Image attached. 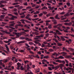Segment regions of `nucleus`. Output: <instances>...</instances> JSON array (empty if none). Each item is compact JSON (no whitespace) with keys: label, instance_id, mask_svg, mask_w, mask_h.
<instances>
[{"label":"nucleus","instance_id":"72a5a7b5","mask_svg":"<svg viewBox=\"0 0 74 74\" xmlns=\"http://www.w3.org/2000/svg\"><path fill=\"white\" fill-rule=\"evenodd\" d=\"M25 21L26 22H27V23H32V22H30L27 20H25Z\"/></svg>","mask_w":74,"mask_h":74},{"label":"nucleus","instance_id":"2eb2a0df","mask_svg":"<svg viewBox=\"0 0 74 74\" xmlns=\"http://www.w3.org/2000/svg\"><path fill=\"white\" fill-rule=\"evenodd\" d=\"M62 49L64 50V51H66V52H69V50H67V49L65 48L64 47H63L62 48Z\"/></svg>","mask_w":74,"mask_h":74},{"label":"nucleus","instance_id":"a878e982","mask_svg":"<svg viewBox=\"0 0 74 74\" xmlns=\"http://www.w3.org/2000/svg\"><path fill=\"white\" fill-rule=\"evenodd\" d=\"M36 73H37L38 72H40V68H38L36 70Z\"/></svg>","mask_w":74,"mask_h":74},{"label":"nucleus","instance_id":"1a4fd4ad","mask_svg":"<svg viewBox=\"0 0 74 74\" xmlns=\"http://www.w3.org/2000/svg\"><path fill=\"white\" fill-rule=\"evenodd\" d=\"M29 16H27L26 17V19H28V20H29V21H32V19H30V18H29Z\"/></svg>","mask_w":74,"mask_h":74},{"label":"nucleus","instance_id":"5701e85b","mask_svg":"<svg viewBox=\"0 0 74 74\" xmlns=\"http://www.w3.org/2000/svg\"><path fill=\"white\" fill-rule=\"evenodd\" d=\"M53 40H54V41H55V42H58V40H57V39H55V38H53Z\"/></svg>","mask_w":74,"mask_h":74},{"label":"nucleus","instance_id":"4d7b16f0","mask_svg":"<svg viewBox=\"0 0 74 74\" xmlns=\"http://www.w3.org/2000/svg\"><path fill=\"white\" fill-rule=\"evenodd\" d=\"M49 58V56H45V57H44L43 58Z\"/></svg>","mask_w":74,"mask_h":74},{"label":"nucleus","instance_id":"680f3d73","mask_svg":"<svg viewBox=\"0 0 74 74\" xmlns=\"http://www.w3.org/2000/svg\"><path fill=\"white\" fill-rule=\"evenodd\" d=\"M58 5H63V3L62 2H60L58 3Z\"/></svg>","mask_w":74,"mask_h":74},{"label":"nucleus","instance_id":"c756f323","mask_svg":"<svg viewBox=\"0 0 74 74\" xmlns=\"http://www.w3.org/2000/svg\"><path fill=\"white\" fill-rule=\"evenodd\" d=\"M44 9H48V8L46 7L45 6H44L42 8V10H44Z\"/></svg>","mask_w":74,"mask_h":74},{"label":"nucleus","instance_id":"c03bdc74","mask_svg":"<svg viewBox=\"0 0 74 74\" xmlns=\"http://www.w3.org/2000/svg\"><path fill=\"white\" fill-rule=\"evenodd\" d=\"M58 26H59V27H61L62 26V24H58L57 25Z\"/></svg>","mask_w":74,"mask_h":74},{"label":"nucleus","instance_id":"774afa93","mask_svg":"<svg viewBox=\"0 0 74 74\" xmlns=\"http://www.w3.org/2000/svg\"><path fill=\"white\" fill-rule=\"evenodd\" d=\"M11 74H16L15 72H12L10 73Z\"/></svg>","mask_w":74,"mask_h":74},{"label":"nucleus","instance_id":"a211bd4d","mask_svg":"<svg viewBox=\"0 0 74 74\" xmlns=\"http://www.w3.org/2000/svg\"><path fill=\"white\" fill-rule=\"evenodd\" d=\"M61 39L62 40V41H65V39L64 38V37L63 36L61 37Z\"/></svg>","mask_w":74,"mask_h":74},{"label":"nucleus","instance_id":"3c124183","mask_svg":"<svg viewBox=\"0 0 74 74\" xmlns=\"http://www.w3.org/2000/svg\"><path fill=\"white\" fill-rule=\"evenodd\" d=\"M66 5L68 6H70V3H66Z\"/></svg>","mask_w":74,"mask_h":74},{"label":"nucleus","instance_id":"2f4dec72","mask_svg":"<svg viewBox=\"0 0 74 74\" xmlns=\"http://www.w3.org/2000/svg\"><path fill=\"white\" fill-rule=\"evenodd\" d=\"M53 55H54V56H55V55L58 56V54H57V53H54L53 54Z\"/></svg>","mask_w":74,"mask_h":74},{"label":"nucleus","instance_id":"b1692460","mask_svg":"<svg viewBox=\"0 0 74 74\" xmlns=\"http://www.w3.org/2000/svg\"><path fill=\"white\" fill-rule=\"evenodd\" d=\"M61 53V54H63V55H62V56H65V55H66V53L64 52H62V53Z\"/></svg>","mask_w":74,"mask_h":74},{"label":"nucleus","instance_id":"412c9836","mask_svg":"<svg viewBox=\"0 0 74 74\" xmlns=\"http://www.w3.org/2000/svg\"><path fill=\"white\" fill-rule=\"evenodd\" d=\"M59 9L61 10V11H62V10H63L64 9V8H63V7H62V8H59Z\"/></svg>","mask_w":74,"mask_h":74},{"label":"nucleus","instance_id":"6ab92c4d","mask_svg":"<svg viewBox=\"0 0 74 74\" xmlns=\"http://www.w3.org/2000/svg\"><path fill=\"white\" fill-rule=\"evenodd\" d=\"M69 50H70L71 51H72V52H74V49H73L72 48H69Z\"/></svg>","mask_w":74,"mask_h":74},{"label":"nucleus","instance_id":"c85d7f7f","mask_svg":"<svg viewBox=\"0 0 74 74\" xmlns=\"http://www.w3.org/2000/svg\"><path fill=\"white\" fill-rule=\"evenodd\" d=\"M53 63L54 64H55V65H58V64H59L58 63H56L55 62H53Z\"/></svg>","mask_w":74,"mask_h":74},{"label":"nucleus","instance_id":"f704fd0d","mask_svg":"<svg viewBox=\"0 0 74 74\" xmlns=\"http://www.w3.org/2000/svg\"><path fill=\"white\" fill-rule=\"evenodd\" d=\"M57 29H58L59 30H60V31H61V32H62V31H63V30H62V29H61L60 28V27H58L57 28Z\"/></svg>","mask_w":74,"mask_h":74},{"label":"nucleus","instance_id":"864d4df0","mask_svg":"<svg viewBox=\"0 0 74 74\" xmlns=\"http://www.w3.org/2000/svg\"><path fill=\"white\" fill-rule=\"evenodd\" d=\"M29 44L32 45H33L34 44L33 43V42H29Z\"/></svg>","mask_w":74,"mask_h":74},{"label":"nucleus","instance_id":"473e14b6","mask_svg":"<svg viewBox=\"0 0 74 74\" xmlns=\"http://www.w3.org/2000/svg\"><path fill=\"white\" fill-rule=\"evenodd\" d=\"M57 38L59 41L61 40V39L60 38V37H59L58 36H57Z\"/></svg>","mask_w":74,"mask_h":74},{"label":"nucleus","instance_id":"a18cd8bd","mask_svg":"<svg viewBox=\"0 0 74 74\" xmlns=\"http://www.w3.org/2000/svg\"><path fill=\"white\" fill-rule=\"evenodd\" d=\"M65 14V12H63L60 14V15H63Z\"/></svg>","mask_w":74,"mask_h":74},{"label":"nucleus","instance_id":"ea45409f","mask_svg":"<svg viewBox=\"0 0 74 74\" xmlns=\"http://www.w3.org/2000/svg\"><path fill=\"white\" fill-rule=\"evenodd\" d=\"M17 4H18V3L17 2H16V3H13L12 4V5H16Z\"/></svg>","mask_w":74,"mask_h":74},{"label":"nucleus","instance_id":"37998d69","mask_svg":"<svg viewBox=\"0 0 74 74\" xmlns=\"http://www.w3.org/2000/svg\"><path fill=\"white\" fill-rule=\"evenodd\" d=\"M12 17L11 18H10V20H13L14 19V16H12Z\"/></svg>","mask_w":74,"mask_h":74},{"label":"nucleus","instance_id":"dca6fc26","mask_svg":"<svg viewBox=\"0 0 74 74\" xmlns=\"http://www.w3.org/2000/svg\"><path fill=\"white\" fill-rule=\"evenodd\" d=\"M56 19H60V18H59V17H58V14H57L56 17Z\"/></svg>","mask_w":74,"mask_h":74},{"label":"nucleus","instance_id":"5fc2aeb1","mask_svg":"<svg viewBox=\"0 0 74 74\" xmlns=\"http://www.w3.org/2000/svg\"><path fill=\"white\" fill-rule=\"evenodd\" d=\"M35 58H38V59H40V57L38 55H36L35 56Z\"/></svg>","mask_w":74,"mask_h":74},{"label":"nucleus","instance_id":"4c0bfd02","mask_svg":"<svg viewBox=\"0 0 74 74\" xmlns=\"http://www.w3.org/2000/svg\"><path fill=\"white\" fill-rule=\"evenodd\" d=\"M20 69L21 70H24V68L23 67V66H21V67Z\"/></svg>","mask_w":74,"mask_h":74},{"label":"nucleus","instance_id":"603ef678","mask_svg":"<svg viewBox=\"0 0 74 74\" xmlns=\"http://www.w3.org/2000/svg\"><path fill=\"white\" fill-rule=\"evenodd\" d=\"M48 68L49 70L50 71L52 70V68H51V67H48Z\"/></svg>","mask_w":74,"mask_h":74},{"label":"nucleus","instance_id":"f3484780","mask_svg":"<svg viewBox=\"0 0 74 74\" xmlns=\"http://www.w3.org/2000/svg\"><path fill=\"white\" fill-rule=\"evenodd\" d=\"M33 34H36V35H39V34L38 32H33L32 33Z\"/></svg>","mask_w":74,"mask_h":74},{"label":"nucleus","instance_id":"aec40b11","mask_svg":"<svg viewBox=\"0 0 74 74\" xmlns=\"http://www.w3.org/2000/svg\"><path fill=\"white\" fill-rule=\"evenodd\" d=\"M5 16L4 15H1L0 16L1 18L2 19H4Z\"/></svg>","mask_w":74,"mask_h":74},{"label":"nucleus","instance_id":"cd10ccee","mask_svg":"<svg viewBox=\"0 0 74 74\" xmlns=\"http://www.w3.org/2000/svg\"><path fill=\"white\" fill-rule=\"evenodd\" d=\"M27 40L29 41H32V39H29L28 38H27Z\"/></svg>","mask_w":74,"mask_h":74},{"label":"nucleus","instance_id":"79ce46f5","mask_svg":"<svg viewBox=\"0 0 74 74\" xmlns=\"http://www.w3.org/2000/svg\"><path fill=\"white\" fill-rule=\"evenodd\" d=\"M27 9H30V8H32V7L31 6H28L26 8Z\"/></svg>","mask_w":74,"mask_h":74},{"label":"nucleus","instance_id":"58836bf2","mask_svg":"<svg viewBox=\"0 0 74 74\" xmlns=\"http://www.w3.org/2000/svg\"><path fill=\"white\" fill-rule=\"evenodd\" d=\"M25 15H24L23 16H21V18H25Z\"/></svg>","mask_w":74,"mask_h":74},{"label":"nucleus","instance_id":"e2e57ef3","mask_svg":"<svg viewBox=\"0 0 74 74\" xmlns=\"http://www.w3.org/2000/svg\"><path fill=\"white\" fill-rule=\"evenodd\" d=\"M39 7H40V6L38 5H37L36 7L35 8H36L37 9H38V8H39Z\"/></svg>","mask_w":74,"mask_h":74},{"label":"nucleus","instance_id":"13d9d810","mask_svg":"<svg viewBox=\"0 0 74 74\" xmlns=\"http://www.w3.org/2000/svg\"><path fill=\"white\" fill-rule=\"evenodd\" d=\"M53 24L54 25H56V24H57V22H56V21H54Z\"/></svg>","mask_w":74,"mask_h":74},{"label":"nucleus","instance_id":"4be33fe9","mask_svg":"<svg viewBox=\"0 0 74 74\" xmlns=\"http://www.w3.org/2000/svg\"><path fill=\"white\" fill-rule=\"evenodd\" d=\"M70 14L69 13L66 14L64 15V16L65 17H66V16H69Z\"/></svg>","mask_w":74,"mask_h":74},{"label":"nucleus","instance_id":"49530a36","mask_svg":"<svg viewBox=\"0 0 74 74\" xmlns=\"http://www.w3.org/2000/svg\"><path fill=\"white\" fill-rule=\"evenodd\" d=\"M15 24V23H13L12 24H11L10 25V26H14V25Z\"/></svg>","mask_w":74,"mask_h":74},{"label":"nucleus","instance_id":"0eeeda50","mask_svg":"<svg viewBox=\"0 0 74 74\" xmlns=\"http://www.w3.org/2000/svg\"><path fill=\"white\" fill-rule=\"evenodd\" d=\"M56 32L58 34H59L60 35H62V34L59 31V30H56Z\"/></svg>","mask_w":74,"mask_h":74},{"label":"nucleus","instance_id":"f257e3e1","mask_svg":"<svg viewBox=\"0 0 74 74\" xmlns=\"http://www.w3.org/2000/svg\"><path fill=\"white\" fill-rule=\"evenodd\" d=\"M25 45L26 46H27V47H26V48L28 50V51H29L30 53H32V54H34V53H33V51H31V50L29 48L30 46H29V45H28V44H27V43L25 44Z\"/></svg>","mask_w":74,"mask_h":74},{"label":"nucleus","instance_id":"20e7f679","mask_svg":"<svg viewBox=\"0 0 74 74\" xmlns=\"http://www.w3.org/2000/svg\"><path fill=\"white\" fill-rule=\"evenodd\" d=\"M5 47L6 48L7 50L8 51V52H10V50H9V48H8V45H5Z\"/></svg>","mask_w":74,"mask_h":74},{"label":"nucleus","instance_id":"4468645a","mask_svg":"<svg viewBox=\"0 0 74 74\" xmlns=\"http://www.w3.org/2000/svg\"><path fill=\"white\" fill-rule=\"evenodd\" d=\"M6 3V1H1L0 2V4H1L3 3Z\"/></svg>","mask_w":74,"mask_h":74},{"label":"nucleus","instance_id":"9d476101","mask_svg":"<svg viewBox=\"0 0 74 74\" xmlns=\"http://www.w3.org/2000/svg\"><path fill=\"white\" fill-rule=\"evenodd\" d=\"M58 57V59H64V58L62 56Z\"/></svg>","mask_w":74,"mask_h":74},{"label":"nucleus","instance_id":"e433bc0d","mask_svg":"<svg viewBox=\"0 0 74 74\" xmlns=\"http://www.w3.org/2000/svg\"><path fill=\"white\" fill-rule=\"evenodd\" d=\"M59 66H55V69L56 70L57 69H59Z\"/></svg>","mask_w":74,"mask_h":74},{"label":"nucleus","instance_id":"9b49d317","mask_svg":"<svg viewBox=\"0 0 74 74\" xmlns=\"http://www.w3.org/2000/svg\"><path fill=\"white\" fill-rule=\"evenodd\" d=\"M12 62H9L8 64L9 66H8V67H9V68H10V67H11V66L12 65Z\"/></svg>","mask_w":74,"mask_h":74},{"label":"nucleus","instance_id":"8fccbe9b","mask_svg":"<svg viewBox=\"0 0 74 74\" xmlns=\"http://www.w3.org/2000/svg\"><path fill=\"white\" fill-rule=\"evenodd\" d=\"M64 25H66V26H68L69 25V23H64Z\"/></svg>","mask_w":74,"mask_h":74},{"label":"nucleus","instance_id":"ddd939ff","mask_svg":"<svg viewBox=\"0 0 74 74\" xmlns=\"http://www.w3.org/2000/svg\"><path fill=\"white\" fill-rule=\"evenodd\" d=\"M64 66V64H60L59 65V67L60 68H61L62 69V67Z\"/></svg>","mask_w":74,"mask_h":74},{"label":"nucleus","instance_id":"423d86ee","mask_svg":"<svg viewBox=\"0 0 74 74\" xmlns=\"http://www.w3.org/2000/svg\"><path fill=\"white\" fill-rule=\"evenodd\" d=\"M67 29H66V30H65L64 29H63V30L64 31V32H65V33H68V31H67V30H68V29H70V27H67Z\"/></svg>","mask_w":74,"mask_h":74},{"label":"nucleus","instance_id":"39448f33","mask_svg":"<svg viewBox=\"0 0 74 74\" xmlns=\"http://www.w3.org/2000/svg\"><path fill=\"white\" fill-rule=\"evenodd\" d=\"M1 31L3 33H6V34H10V33L8 32L7 31H5L2 30H1Z\"/></svg>","mask_w":74,"mask_h":74},{"label":"nucleus","instance_id":"393cba45","mask_svg":"<svg viewBox=\"0 0 74 74\" xmlns=\"http://www.w3.org/2000/svg\"><path fill=\"white\" fill-rule=\"evenodd\" d=\"M20 21H21L22 23H23L24 24H25V20L23 19L21 20Z\"/></svg>","mask_w":74,"mask_h":74},{"label":"nucleus","instance_id":"338daca9","mask_svg":"<svg viewBox=\"0 0 74 74\" xmlns=\"http://www.w3.org/2000/svg\"><path fill=\"white\" fill-rule=\"evenodd\" d=\"M41 47H45V45L44 44H43L42 45H41Z\"/></svg>","mask_w":74,"mask_h":74},{"label":"nucleus","instance_id":"f03ea898","mask_svg":"<svg viewBox=\"0 0 74 74\" xmlns=\"http://www.w3.org/2000/svg\"><path fill=\"white\" fill-rule=\"evenodd\" d=\"M21 35H22V33H17V34H16V38H17V37H20Z\"/></svg>","mask_w":74,"mask_h":74},{"label":"nucleus","instance_id":"bb28decb","mask_svg":"<svg viewBox=\"0 0 74 74\" xmlns=\"http://www.w3.org/2000/svg\"><path fill=\"white\" fill-rule=\"evenodd\" d=\"M20 39L21 40H24V39H25V38L23 37H21L20 38Z\"/></svg>","mask_w":74,"mask_h":74},{"label":"nucleus","instance_id":"69168bd1","mask_svg":"<svg viewBox=\"0 0 74 74\" xmlns=\"http://www.w3.org/2000/svg\"><path fill=\"white\" fill-rule=\"evenodd\" d=\"M44 36L43 34H41L40 35V37L41 38V37H44Z\"/></svg>","mask_w":74,"mask_h":74},{"label":"nucleus","instance_id":"a19ab883","mask_svg":"<svg viewBox=\"0 0 74 74\" xmlns=\"http://www.w3.org/2000/svg\"><path fill=\"white\" fill-rule=\"evenodd\" d=\"M51 26H52V25L51 24H50L48 27V28L51 29V28H52V27Z\"/></svg>","mask_w":74,"mask_h":74},{"label":"nucleus","instance_id":"6e6d98bb","mask_svg":"<svg viewBox=\"0 0 74 74\" xmlns=\"http://www.w3.org/2000/svg\"><path fill=\"white\" fill-rule=\"evenodd\" d=\"M72 25V23L70 22L69 23H68V26H71V25Z\"/></svg>","mask_w":74,"mask_h":74},{"label":"nucleus","instance_id":"f8f14e48","mask_svg":"<svg viewBox=\"0 0 74 74\" xmlns=\"http://www.w3.org/2000/svg\"><path fill=\"white\" fill-rule=\"evenodd\" d=\"M25 42V40H23L22 41H21L20 42H19L17 43V44H22V43H24V42Z\"/></svg>","mask_w":74,"mask_h":74},{"label":"nucleus","instance_id":"7ed1b4c3","mask_svg":"<svg viewBox=\"0 0 74 74\" xmlns=\"http://www.w3.org/2000/svg\"><path fill=\"white\" fill-rule=\"evenodd\" d=\"M17 65L18 67L17 69V70H19V67H20V66H21V63L18 62L17 63Z\"/></svg>","mask_w":74,"mask_h":74},{"label":"nucleus","instance_id":"052dcab7","mask_svg":"<svg viewBox=\"0 0 74 74\" xmlns=\"http://www.w3.org/2000/svg\"><path fill=\"white\" fill-rule=\"evenodd\" d=\"M10 28H11V29H13V30H15V28H14L13 27H9Z\"/></svg>","mask_w":74,"mask_h":74},{"label":"nucleus","instance_id":"bf43d9fd","mask_svg":"<svg viewBox=\"0 0 74 74\" xmlns=\"http://www.w3.org/2000/svg\"><path fill=\"white\" fill-rule=\"evenodd\" d=\"M37 53L38 54H39V55H41V51H39L37 52Z\"/></svg>","mask_w":74,"mask_h":74},{"label":"nucleus","instance_id":"0e129e2a","mask_svg":"<svg viewBox=\"0 0 74 74\" xmlns=\"http://www.w3.org/2000/svg\"><path fill=\"white\" fill-rule=\"evenodd\" d=\"M69 66L71 67H73V66H72V65H71V63H69Z\"/></svg>","mask_w":74,"mask_h":74},{"label":"nucleus","instance_id":"de8ad7c7","mask_svg":"<svg viewBox=\"0 0 74 74\" xmlns=\"http://www.w3.org/2000/svg\"><path fill=\"white\" fill-rule=\"evenodd\" d=\"M55 8V6H53L51 8V9H49L50 10H53V9Z\"/></svg>","mask_w":74,"mask_h":74},{"label":"nucleus","instance_id":"09e8293b","mask_svg":"<svg viewBox=\"0 0 74 74\" xmlns=\"http://www.w3.org/2000/svg\"><path fill=\"white\" fill-rule=\"evenodd\" d=\"M7 61H8V60H6L3 61V62H4V63H6V62H7Z\"/></svg>","mask_w":74,"mask_h":74},{"label":"nucleus","instance_id":"6e6552de","mask_svg":"<svg viewBox=\"0 0 74 74\" xmlns=\"http://www.w3.org/2000/svg\"><path fill=\"white\" fill-rule=\"evenodd\" d=\"M55 61L56 62H58V63H62V61L61 60H56Z\"/></svg>","mask_w":74,"mask_h":74},{"label":"nucleus","instance_id":"7c9ffc66","mask_svg":"<svg viewBox=\"0 0 74 74\" xmlns=\"http://www.w3.org/2000/svg\"><path fill=\"white\" fill-rule=\"evenodd\" d=\"M40 13V12L38 11H36V12H34V14H39Z\"/></svg>","mask_w":74,"mask_h":74},{"label":"nucleus","instance_id":"c9c22d12","mask_svg":"<svg viewBox=\"0 0 74 74\" xmlns=\"http://www.w3.org/2000/svg\"><path fill=\"white\" fill-rule=\"evenodd\" d=\"M57 44L58 46H62V44H60L59 42L57 43Z\"/></svg>","mask_w":74,"mask_h":74}]
</instances>
